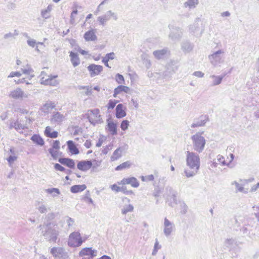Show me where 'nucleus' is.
Returning a JSON list of instances; mask_svg holds the SVG:
<instances>
[{
  "mask_svg": "<svg viewBox=\"0 0 259 259\" xmlns=\"http://www.w3.org/2000/svg\"><path fill=\"white\" fill-rule=\"evenodd\" d=\"M187 163L188 167L185 170V172L187 177H192L195 175L199 167V158L193 152H187Z\"/></svg>",
  "mask_w": 259,
  "mask_h": 259,
  "instance_id": "obj_1",
  "label": "nucleus"
},
{
  "mask_svg": "<svg viewBox=\"0 0 259 259\" xmlns=\"http://www.w3.org/2000/svg\"><path fill=\"white\" fill-rule=\"evenodd\" d=\"M33 76L32 70L30 68H28L22 70L21 72H11L8 77H18V79H13V81L16 84H20L23 83L29 84V81Z\"/></svg>",
  "mask_w": 259,
  "mask_h": 259,
  "instance_id": "obj_2",
  "label": "nucleus"
},
{
  "mask_svg": "<svg viewBox=\"0 0 259 259\" xmlns=\"http://www.w3.org/2000/svg\"><path fill=\"white\" fill-rule=\"evenodd\" d=\"M39 77L41 84L55 85L57 83L58 75L53 73L51 70L47 68L41 71Z\"/></svg>",
  "mask_w": 259,
  "mask_h": 259,
  "instance_id": "obj_3",
  "label": "nucleus"
},
{
  "mask_svg": "<svg viewBox=\"0 0 259 259\" xmlns=\"http://www.w3.org/2000/svg\"><path fill=\"white\" fill-rule=\"evenodd\" d=\"M101 165V161L96 160H81L77 164V168L80 171H87L90 169L92 171H95L96 168Z\"/></svg>",
  "mask_w": 259,
  "mask_h": 259,
  "instance_id": "obj_4",
  "label": "nucleus"
},
{
  "mask_svg": "<svg viewBox=\"0 0 259 259\" xmlns=\"http://www.w3.org/2000/svg\"><path fill=\"white\" fill-rule=\"evenodd\" d=\"M203 134V132L197 133L191 137L193 149L198 152H201L205 145V140L202 136Z\"/></svg>",
  "mask_w": 259,
  "mask_h": 259,
  "instance_id": "obj_5",
  "label": "nucleus"
},
{
  "mask_svg": "<svg viewBox=\"0 0 259 259\" xmlns=\"http://www.w3.org/2000/svg\"><path fill=\"white\" fill-rule=\"evenodd\" d=\"M85 115L90 122L92 124L95 125L102 122L100 110L99 109L89 110Z\"/></svg>",
  "mask_w": 259,
  "mask_h": 259,
  "instance_id": "obj_6",
  "label": "nucleus"
},
{
  "mask_svg": "<svg viewBox=\"0 0 259 259\" xmlns=\"http://www.w3.org/2000/svg\"><path fill=\"white\" fill-rule=\"evenodd\" d=\"M82 242L80 233L74 232L69 235L68 244L71 247H78L81 245Z\"/></svg>",
  "mask_w": 259,
  "mask_h": 259,
  "instance_id": "obj_7",
  "label": "nucleus"
},
{
  "mask_svg": "<svg viewBox=\"0 0 259 259\" xmlns=\"http://www.w3.org/2000/svg\"><path fill=\"white\" fill-rule=\"evenodd\" d=\"M87 69L91 77L99 75L103 71V67L102 65L95 64H90Z\"/></svg>",
  "mask_w": 259,
  "mask_h": 259,
  "instance_id": "obj_8",
  "label": "nucleus"
},
{
  "mask_svg": "<svg viewBox=\"0 0 259 259\" xmlns=\"http://www.w3.org/2000/svg\"><path fill=\"white\" fill-rule=\"evenodd\" d=\"M234 157V155L232 153H229L224 156L219 155L218 159L222 165H229L233 161Z\"/></svg>",
  "mask_w": 259,
  "mask_h": 259,
  "instance_id": "obj_9",
  "label": "nucleus"
},
{
  "mask_svg": "<svg viewBox=\"0 0 259 259\" xmlns=\"http://www.w3.org/2000/svg\"><path fill=\"white\" fill-rule=\"evenodd\" d=\"M126 107L121 103L118 104L115 108V116L118 119L124 117L126 115Z\"/></svg>",
  "mask_w": 259,
  "mask_h": 259,
  "instance_id": "obj_10",
  "label": "nucleus"
},
{
  "mask_svg": "<svg viewBox=\"0 0 259 259\" xmlns=\"http://www.w3.org/2000/svg\"><path fill=\"white\" fill-rule=\"evenodd\" d=\"M97 251L94 250L91 247H85L82 248L79 253L81 257L88 256L89 257H94L96 256Z\"/></svg>",
  "mask_w": 259,
  "mask_h": 259,
  "instance_id": "obj_11",
  "label": "nucleus"
},
{
  "mask_svg": "<svg viewBox=\"0 0 259 259\" xmlns=\"http://www.w3.org/2000/svg\"><path fill=\"white\" fill-rule=\"evenodd\" d=\"M130 91L131 90L128 87L120 85L114 89L113 96L114 98H116L117 97L118 95L121 94L122 93L128 94L130 93Z\"/></svg>",
  "mask_w": 259,
  "mask_h": 259,
  "instance_id": "obj_12",
  "label": "nucleus"
},
{
  "mask_svg": "<svg viewBox=\"0 0 259 259\" xmlns=\"http://www.w3.org/2000/svg\"><path fill=\"white\" fill-rule=\"evenodd\" d=\"M112 18L116 19L117 18L114 13L111 11H109L107 12V14L103 16L99 17L98 20L101 25H104L108 20Z\"/></svg>",
  "mask_w": 259,
  "mask_h": 259,
  "instance_id": "obj_13",
  "label": "nucleus"
},
{
  "mask_svg": "<svg viewBox=\"0 0 259 259\" xmlns=\"http://www.w3.org/2000/svg\"><path fill=\"white\" fill-rule=\"evenodd\" d=\"M9 96L14 99H22L25 97V94L21 89L17 88L11 91Z\"/></svg>",
  "mask_w": 259,
  "mask_h": 259,
  "instance_id": "obj_14",
  "label": "nucleus"
},
{
  "mask_svg": "<svg viewBox=\"0 0 259 259\" xmlns=\"http://www.w3.org/2000/svg\"><path fill=\"white\" fill-rule=\"evenodd\" d=\"M44 135L48 138L55 139L58 137L59 133L57 131L54 130L51 126H47L44 131Z\"/></svg>",
  "mask_w": 259,
  "mask_h": 259,
  "instance_id": "obj_15",
  "label": "nucleus"
},
{
  "mask_svg": "<svg viewBox=\"0 0 259 259\" xmlns=\"http://www.w3.org/2000/svg\"><path fill=\"white\" fill-rule=\"evenodd\" d=\"M111 189L116 192H122L124 194L128 195L133 194L132 190H128L126 188H124L122 185H119L118 183L116 184H113L111 187Z\"/></svg>",
  "mask_w": 259,
  "mask_h": 259,
  "instance_id": "obj_16",
  "label": "nucleus"
},
{
  "mask_svg": "<svg viewBox=\"0 0 259 259\" xmlns=\"http://www.w3.org/2000/svg\"><path fill=\"white\" fill-rule=\"evenodd\" d=\"M84 38L87 41H95L97 39L95 30L92 29L87 31L84 34Z\"/></svg>",
  "mask_w": 259,
  "mask_h": 259,
  "instance_id": "obj_17",
  "label": "nucleus"
},
{
  "mask_svg": "<svg viewBox=\"0 0 259 259\" xmlns=\"http://www.w3.org/2000/svg\"><path fill=\"white\" fill-rule=\"evenodd\" d=\"M59 162L66 165L70 168H74L75 166V162L74 161L70 158H61L59 159Z\"/></svg>",
  "mask_w": 259,
  "mask_h": 259,
  "instance_id": "obj_18",
  "label": "nucleus"
},
{
  "mask_svg": "<svg viewBox=\"0 0 259 259\" xmlns=\"http://www.w3.org/2000/svg\"><path fill=\"white\" fill-rule=\"evenodd\" d=\"M70 61L73 67H76L80 64V60L78 55L72 51L69 52Z\"/></svg>",
  "mask_w": 259,
  "mask_h": 259,
  "instance_id": "obj_19",
  "label": "nucleus"
},
{
  "mask_svg": "<svg viewBox=\"0 0 259 259\" xmlns=\"http://www.w3.org/2000/svg\"><path fill=\"white\" fill-rule=\"evenodd\" d=\"M67 145L68 150L71 154L77 155L79 153V150L72 141H68L67 142Z\"/></svg>",
  "mask_w": 259,
  "mask_h": 259,
  "instance_id": "obj_20",
  "label": "nucleus"
},
{
  "mask_svg": "<svg viewBox=\"0 0 259 259\" xmlns=\"http://www.w3.org/2000/svg\"><path fill=\"white\" fill-rule=\"evenodd\" d=\"M107 128L111 135H115L117 134V125L113 121H108Z\"/></svg>",
  "mask_w": 259,
  "mask_h": 259,
  "instance_id": "obj_21",
  "label": "nucleus"
},
{
  "mask_svg": "<svg viewBox=\"0 0 259 259\" xmlns=\"http://www.w3.org/2000/svg\"><path fill=\"white\" fill-rule=\"evenodd\" d=\"M31 140L36 144L39 146H43L45 144L44 140L39 135L34 134L31 138Z\"/></svg>",
  "mask_w": 259,
  "mask_h": 259,
  "instance_id": "obj_22",
  "label": "nucleus"
},
{
  "mask_svg": "<svg viewBox=\"0 0 259 259\" xmlns=\"http://www.w3.org/2000/svg\"><path fill=\"white\" fill-rule=\"evenodd\" d=\"M87 188L85 185H76L72 186L70 188V191L73 193L81 192Z\"/></svg>",
  "mask_w": 259,
  "mask_h": 259,
  "instance_id": "obj_23",
  "label": "nucleus"
},
{
  "mask_svg": "<svg viewBox=\"0 0 259 259\" xmlns=\"http://www.w3.org/2000/svg\"><path fill=\"white\" fill-rule=\"evenodd\" d=\"M55 107L54 103L48 102L45 104L42 107V110L45 113H48Z\"/></svg>",
  "mask_w": 259,
  "mask_h": 259,
  "instance_id": "obj_24",
  "label": "nucleus"
},
{
  "mask_svg": "<svg viewBox=\"0 0 259 259\" xmlns=\"http://www.w3.org/2000/svg\"><path fill=\"white\" fill-rule=\"evenodd\" d=\"M132 165V163L129 161H127L125 162H123L122 163L120 164V165H118L116 168V170H121L124 169H127L131 167Z\"/></svg>",
  "mask_w": 259,
  "mask_h": 259,
  "instance_id": "obj_25",
  "label": "nucleus"
},
{
  "mask_svg": "<svg viewBox=\"0 0 259 259\" xmlns=\"http://www.w3.org/2000/svg\"><path fill=\"white\" fill-rule=\"evenodd\" d=\"M119 102L118 100H110L106 105L108 110H112L115 107L117 103Z\"/></svg>",
  "mask_w": 259,
  "mask_h": 259,
  "instance_id": "obj_26",
  "label": "nucleus"
},
{
  "mask_svg": "<svg viewBox=\"0 0 259 259\" xmlns=\"http://www.w3.org/2000/svg\"><path fill=\"white\" fill-rule=\"evenodd\" d=\"M64 118V116L62 114L59 112L55 113L52 117L51 120L54 121H61Z\"/></svg>",
  "mask_w": 259,
  "mask_h": 259,
  "instance_id": "obj_27",
  "label": "nucleus"
},
{
  "mask_svg": "<svg viewBox=\"0 0 259 259\" xmlns=\"http://www.w3.org/2000/svg\"><path fill=\"white\" fill-rule=\"evenodd\" d=\"M166 53V51L165 50H157L153 52L154 56L158 59H160Z\"/></svg>",
  "mask_w": 259,
  "mask_h": 259,
  "instance_id": "obj_28",
  "label": "nucleus"
},
{
  "mask_svg": "<svg viewBox=\"0 0 259 259\" xmlns=\"http://www.w3.org/2000/svg\"><path fill=\"white\" fill-rule=\"evenodd\" d=\"M131 177L124 178L120 182H118L119 185H122L124 188H126V185H130L131 184Z\"/></svg>",
  "mask_w": 259,
  "mask_h": 259,
  "instance_id": "obj_29",
  "label": "nucleus"
},
{
  "mask_svg": "<svg viewBox=\"0 0 259 259\" xmlns=\"http://www.w3.org/2000/svg\"><path fill=\"white\" fill-rule=\"evenodd\" d=\"M62 249L54 247L51 249V252L55 256H59L62 253Z\"/></svg>",
  "mask_w": 259,
  "mask_h": 259,
  "instance_id": "obj_30",
  "label": "nucleus"
},
{
  "mask_svg": "<svg viewBox=\"0 0 259 259\" xmlns=\"http://www.w3.org/2000/svg\"><path fill=\"white\" fill-rule=\"evenodd\" d=\"M130 125V121L126 119L122 121L120 124V128L122 131H126L127 130Z\"/></svg>",
  "mask_w": 259,
  "mask_h": 259,
  "instance_id": "obj_31",
  "label": "nucleus"
},
{
  "mask_svg": "<svg viewBox=\"0 0 259 259\" xmlns=\"http://www.w3.org/2000/svg\"><path fill=\"white\" fill-rule=\"evenodd\" d=\"M115 80L118 84H123L124 83V78L123 75L120 74H117L115 75Z\"/></svg>",
  "mask_w": 259,
  "mask_h": 259,
  "instance_id": "obj_32",
  "label": "nucleus"
},
{
  "mask_svg": "<svg viewBox=\"0 0 259 259\" xmlns=\"http://www.w3.org/2000/svg\"><path fill=\"white\" fill-rule=\"evenodd\" d=\"M82 200L87 203H93V200L90 197L89 193L85 194L81 198Z\"/></svg>",
  "mask_w": 259,
  "mask_h": 259,
  "instance_id": "obj_33",
  "label": "nucleus"
},
{
  "mask_svg": "<svg viewBox=\"0 0 259 259\" xmlns=\"http://www.w3.org/2000/svg\"><path fill=\"white\" fill-rule=\"evenodd\" d=\"M141 179L143 182L153 181L154 180V176L153 175H149L145 176H142Z\"/></svg>",
  "mask_w": 259,
  "mask_h": 259,
  "instance_id": "obj_34",
  "label": "nucleus"
},
{
  "mask_svg": "<svg viewBox=\"0 0 259 259\" xmlns=\"http://www.w3.org/2000/svg\"><path fill=\"white\" fill-rule=\"evenodd\" d=\"M133 206L131 204H128L122 209V213L123 214H125L128 212L133 211Z\"/></svg>",
  "mask_w": 259,
  "mask_h": 259,
  "instance_id": "obj_35",
  "label": "nucleus"
},
{
  "mask_svg": "<svg viewBox=\"0 0 259 259\" xmlns=\"http://www.w3.org/2000/svg\"><path fill=\"white\" fill-rule=\"evenodd\" d=\"M212 84L213 85H217L220 84L222 80V77L220 76H212Z\"/></svg>",
  "mask_w": 259,
  "mask_h": 259,
  "instance_id": "obj_36",
  "label": "nucleus"
},
{
  "mask_svg": "<svg viewBox=\"0 0 259 259\" xmlns=\"http://www.w3.org/2000/svg\"><path fill=\"white\" fill-rule=\"evenodd\" d=\"M130 185L134 188H137L139 186L140 184L136 178L132 177Z\"/></svg>",
  "mask_w": 259,
  "mask_h": 259,
  "instance_id": "obj_37",
  "label": "nucleus"
},
{
  "mask_svg": "<svg viewBox=\"0 0 259 259\" xmlns=\"http://www.w3.org/2000/svg\"><path fill=\"white\" fill-rule=\"evenodd\" d=\"M49 151L54 158H56L58 157L59 150L51 148L49 149Z\"/></svg>",
  "mask_w": 259,
  "mask_h": 259,
  "instance_id": "obj_38",
  "label": "nucleus"
},
{
  "mask_svg": "<svg viewBox=\"0 0 259 259\" xmlns=\"http://www.w3.org/2000/svg\"><path fill=\"white\" fill-rule=\"evenodd\" d=\"M254 214L258 222H259V205H255L253 207Z\"/></svg>",
  "mask_w": 259,
  "mask_h": 259,
  "instance_id": "obj_39",
  "label": "nucleus"
},
{
  "mask_svg": "<svg viewBox=\"0 0 259 259\" xmlns=\"http://www.w3.org/2000/svg\"><path fill=\"white\" fill-rule=\"evenodd\" d=\"M60 144L59 141L55 140V141H53L51 148L55 149L56 150H59L60 149Z\"/></svg>",
  "mask_w": 259,
  "mask_h": 259,
  "instance_id": "obj_40",
  "label": "nucleus"
},
{
  "mask_svg": "<svg viewBox=\"0 0 259 259\" xmlns=\"http://www.w3.org/2000/svg\"><path fill=\"white\" fill-rule=\"evenodd\" d=\"M83 90H84V93L87 95H91L92 93V88L90 87H83L82 88Z\"/></svg>",
  "mask_w": 259,
  "mask_h": 259,
  "instance_id": "obj_41",
  "label": "nucleus"
},
{
  "mask_svg": "<svg viewBox=\"0 0 259 259\" xmlns=\"http://www.w3.org/2000/svg\"><path fill=\"white\" fill-rule=\"evenodd\" d=\"M54 167L56 170H59L60 171H64L65 170V168L63 166H62V165H61L60 164H59L58 163H56L54 165Z\"/></svg>",
  "mask_w": 259,
  "mask_h": 259,
  "instance_id": "obj_42",
  "label": "nucleus"
},
{
  "mask_svg": "<svg viewBox=\"0 0 259 259\" xmlns=\"http://www.w3.org/2000/svg\"><path fill=\"white\" fill-rule=\"evenodd\" d=\"M234 185L237 190L239 191H242L243 190V187L242 186V184H240L237 182H235Z\"/></svg>",
  "mask_w": 259,
  "mask_h": 259,
  "instance_id": "obj_43",
  "label": "nucleus"
},
{
  "mask_svg": "<svg viewBox=\"0 0 259 259\" xmlns=\"http://www.w3.org/2000/svg\"><path fill=\"white\" fill-rule=\"evenodd\" d=\"M47 192H49V193H55L57 194H59L60 193L59 190L57 188H52L48 189Z\"/></svg>",
  "mask_w": 259,
  "mask_h": 259,
  "instance_id": "obj_44",
  "label": "nucleus"
},
{
  "mask_svg": "<svg viewBox=\"0 0 259 259\" xmlns=\"http://www.w3.org/2000/svg\"><path fill=\"white\" fill-rule=\"evenodd\" d=\"M16 159H17V157H16L15 156H10L8 158L7 160L10 164H11L13 162H14V161H15L16 160Z\"/></svg>",
  "mask_w": 259,
  "mask_h": 259,
  "instance_id": "obj_45",
  "label": "nucleus"
},
{
  "mask_svg": "<svg viewBox=\"0 0 259 259\" xmlns=\"http://www.w3.org/2000/svg\"><path fill=\"white\" fill-rule=\"evenodd\" d=\"M105 58L106 59H108L109 61V60H112L114 58V54L113 53H108L106 55Z\"/></svg>",
  "mask_w": 259,
  "mask_h": 259,
  "instance_id": "obj_46",
  "label": "nucleus"
},
{
  "mask_svg": "<svg viewBox=\"0 0 259 259\" xmlns=\"http://www.w3.org/2000/svg\"><path fill=\"white\" fill-rule=\"evenodd\" d=\"M121 152V150L119 148L117 149L114 151V155L116 156V158H117L120 156Z\"/></svg>",
  "mask_w": 259,
  "mask_h": 259,
  "instance_id": "obj_47",
  "label": "nucleus"
},
{
  "mask_svg": "<svg viewBox=\"0 0 259 259\" xmlns=\"http://www.w3.org/2000/svg\"><path fill=\"white\" fill-rule=\"evenodd\" d=\"M194 75L198 77H202L204 75V73L201 71H196L194 73Z\"/></svg>",
  "mask_w": 259,
  "mask_h": 259,
  "instance_id": "obj_48",
  "label": "nucleus"
},
{
  "mask_svg": "<svg viewBox=\"0 0 259 259\" xmlns=\"http://www.w3.org/2000/svg\"><path fill=\"white\" fill-rule=\"evenodd\" d=\"M108 61H109L108 59H106L105 58H104L102 61V62L105 64V65L106 66L110 68L109 64H108Z\"/></svg>",
  "mask_w": 259,
  "mask_h": 259,
  "instance_id": "obj_49",
  "label": "nucleus"
},
{
  "mask_svg": "<svg viewBox=\"0 0 259 259\" xmlns=\"http://www.w3.org/2000/svg\"><path fill=\"white\" fill-rule=\"evenodd\" d=\"M259 188V182L257 183L256 185H254L251 188L252 191H255Z\"/></svg>",
  "mask_w": 259,
  "mask_h": 259,
  "instance_id": "obj_50",
  "label": "nucleus"
},
{
  "mask_svg": "<svg viewBox=\"0 0 259 259\" xmlns=\"http://www.w3.org/2000/svg\"><path fill=\"white\" fill-rule=\"evenodd\" d=\"M79 53L82 55H86L88 54V52L83 50L79 49Z\"/></svg>",
  "mask_w": 259,
  "mask_h": 259,
  "instance_id": "obj_51",
  "label": "nucleus"
},
{
  "mask_svg": "<svg viewBox=\"0 0 259 259\" xmlns=\"http://www.w3.org/2000/svg\"><path fill=\"white\" fill-rule=\"evenodd\" d=\"M77 13H78V11L76 9H75L74 10H73L72 11V12L71 13V17L72 18H73L77 14Z\"/></svg>",
  "mask_w": 259,
  "mask_h": 259,
  "instance_id": "obj_52",
  "label": "nucleus"
},
{
  "mask_svg": "<svg viewBox=\"0 0 259 259\" xmlns=\"http://www.w3.org/2000/svg\"><path fill=\"white\" fill-rule=\"evenodd\" d=\"M164 225L166 227H168L170 225V222L166 219H165L164 220Z\"/></svg>",
  "mask_w": 259,
  "mask_h": 259,
  "instance_id": "obj_53",
  "label": "nucleus"
},
{
  "mask_svg": "<svg viewBox=\"0 0 259 259\" xmlns=\"http://www.w3.org/2000/svg\"><path fill=\"white\" fill-rule=\"evenodd\" d=\"M195 4H197V0H189V5H194Z\"/></svg>",
  "mask_w": 259,
  "mask_h": 259,
  "instance_id": "obj_54",
  "label": "nucleus"
},
{
  "mask_svg": "<svg viewBox=\"0 0 259 259\" xmlns=\"http://www.w3.org/2000/svg\"><path fill=\"white\" fill-rule=\"evenodd\" d=\"M47 13L48 11L47 10L42 12V15L44 18H47L49 17V16L47 15Z\"/></svg>",
  "mask_w": 259,
  "mask_h": 259,
  "instance_id": "obj_55",
  "label": "nucleus"
},
{
  "mask_svg": "<svg viewBox=\"0 0 259 259\" xmlns=\"http://www.w3.org/2000/svg\"><path fill=\"white\" fill-rule=\"evenodd\" d=\"M222 15L224 17H227L230 16V13L228 12H225L222 14Z\"/></svg>",
  "mask_w": 259,
  "mask_h": 259,
  "instance_id": "obj_56",
  "label": "nucleus"
},
{
  "mask_svg": "<svg viewBox=\"0 0 259 259\" xmlns=\"http://www.w3.org/2000/svg\"><path fill=\"white\" fill-rule=\"evenodd\" d=\"M93 89L97 91V92H99L100 91L101 88L99 86L97 85Z\"/></svg>",
  "mask_w": 259,
  "mask_h": 259,
  "instance_id": "obj_57",
  "label": "nucleus"
},
{
  "mask_svg": "<svg viewBox=\"0 0 259 259\" xmlns=\"http://www.w3.org/2000/svg\"><path fill=\"white\" fill-rule=\"evenodd\" d=\"M100 259H111V258L107 255H103Z\"/></svg>",
  "mask_w": 259,
  "mask_h": 259,
  "instance_id": "obj_58",
  "label": "nucleus"
},
{
  "mask_svg": "<svg viewBox=\"0 0 259 259\" xmlns=\"http://www.w3.org/2000/svg\"><path fill=\"white\" fill-rule=\"evenodd\" d=\"M92 14H89V15L87 16V17H86V19H87V20L91 18H92Z\"/></svg>",
  "mask_w": 259,
  "mask_h": 259,
  "instance_id": "obj_59",
  "label": "nucleus"
},
{
  "mask_svg": "<svg viewBox=\"0 0 259 259\" xmlns=\"http://www.w3.org/2000/svg\"><path fill=\"white\" fill-rule=\"evenodd\" d=\"M28 43H29V44L30 46H33V47L34 46V42L30 41H29V42H28Z\"/></svg>",
  "mask_w": 259,
  "mask_h": 259,
  "instance_id": "obj_60",
  "label": "nucleus"
},
{
  "mask_svg": "<svg viewBox=\"0 0 259 259\" xmlns=\"http://www.w3.org/2000/svg\"><path fill=\"white\" fill-rule=\"evenodd\" d=\"M21 63V61L20 60H17V65H20Z\"/></svg>",
  "mask_w": 259,
  "mask_h": 259,
  "instance_id": "obj_61",
  "label": "nucleus"
},
{
  "mask_svg": "<svg viewBox=\"0 0 259 259\" xmlns=\"http://www.w3.org/2000/svg\"><path fill=\"white\" fill-rule=\"evenodd\" d=\"M54 2L55 3H58L59 2V1H60L61 0H53Z\"/></svg>",
  "mask_w": 259,
  "mask_h": 259,
  "instance_id": "obj_62",
  "label": "nucleus"
},
{
  "mask_svg": "<svg viewBox=\"0 0 259 259\" xmlns=\"http://www.w3.org/2000/svg\"><path fill=\"white\" fill-rule=\"evenodd\" d=\"M196 126V125L195 124H193L192 125V127H195Z\"/></svg>",
  "mask_w": 259,
  "mask_h": 259,
  "instance_id": "obj_63",
  "label": "nucleus"
},
{
  "mask_svg": "<svg viewBox=\"0 0 259 259\" xmlns=\"http://www.w3.org/2000/svg\"><path fill=\"white\" fill-rule=\"evenodd\" d=\"M99 60V58H95V60H96V61H98V60Z\"/></svg>",
  "mask_w": 259,
  "mask_h": 259,
  "instance_id": "obj_64",
  "label": "nucleus"
}]
</instances>
